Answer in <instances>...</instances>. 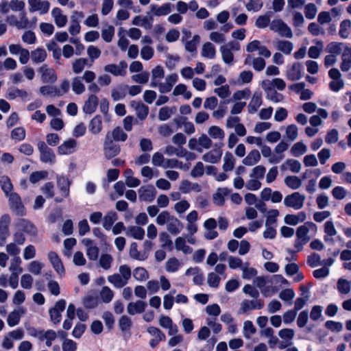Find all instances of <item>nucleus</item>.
<instances>
[{
	"label": "nucleus",
	"instance_id": "obj_13",
	"mask_svg": "<svg viewBox=\"0 0 351 351\" xmlns=\"http://www.w3.org/2000/svg\"><path fill=\"white\" fill-rule=\"evenodd\" d=\"M253 283L261 290L262 295L265 297H269L271 293H274L276 290L274 288L270 290L269 287L266 286L267 283V279L266 277L263 276H256L253 280Z\"/></svg>",
	"mask_w": 351,
	"mask_h": 351
},
{
	"label": "nucleus",
	"instance_id": "obj_60",
	"mask_svg": "<svg viewBox=\"0 0 351 351\" xmlns=\"http://www.w3.org/2000/svg\"><path fill=\"white\" fill-rule=\"evenodd\" d=\"M176 107H162L159 110L158 119L162 121H166L169 119L171 115L176 112Z\"/></svg>",
	"mask_w": 351,
	"mask_h": 351
},
{
	"label": "nucleus",
	"instance_id": "obj_21",
	"mask_svg": "<svg viewBox=\"0 0 351 351\" xmlns=\"http://www.w3.org/2000/svg\"><path fill=\"white\" fill-rule=\"evenodd\" d=\"M57 185L63 197H67L69 195V188L71 182L67 176L63 175L56 176Z\"/></svg>",
	"mask_w": 351,
	"mask_h": 351
},
{
	"label": "nucleus",
	"instance_id": "obj_17",
	"mask_svg": "<svg viewBox=\"0 0 351 351\" xmlns=\"http://www.w3.org/2000/svg\"><path fill=\"white\" fill-rule=\"evenodd\" d=\"M77 143L73 138H69L64 141L58 147V154L60 155H69L73 154L77 147Z\"/></svg>",
	"mask_w": 351,
	"mask_h": 351
},
{
	"label": "nucleus",
	"instance_id": "obj_42",
	"mask_svg": "<svg viewBox=\"0 0 351 351\" xmlns=\"http://www.w3.org/2000/svg\"><path fill=\"white\" fill-rule=\"evenodd\" d=\"M201 55L209 59H214L216 56V49L214 45L207 42L202 45Z\"/></svg>",
	"mask_w": 351,
	"mask_h": 351
},
{
	"label": "nucleus",
	"instance_id": "obj_8",
	"mask_svg": "<svg viewBox=\"0 0 351 351\" xmlns=\"http://www.w3.org/2000/svg\"><path fill=\"white\" fill-rule=\"evenodd\" d=\"M66 302L64 300H58L54 306L49 310V315L51 322L57 324L61 321V313L64 310Z\"/></svg>",
	"mask_w": 351,
	"mask_h": 351
},
{
	"label": "nucleus",
	"instance_id": "obj_11",
	"mask_svg": "<svg viewBox=\"0 0 351 351\" xmlns=\"http://www.w3.org/2000/svg\"><path fill=\"white\" fill-rule=\"evenodd\" d=\"M84 15L82 12L75 10L71 16V23L69 27V32L72 36L78 34L80 32V20L84 18Z\"/></svg>",
	"mask_w": 351,
	"mask_h": 351
},
{
	"label": "nucleus",
	"instance_id": "obj_34",
	"mask_svg": "<svg viewBox=\"0 0 351 351\" xmlns=\"http://www.w3.org/2000/svg\"><path fill=\"white\" fill-rule=\"evenodd\" d=\"M261 154L257 149H252L243 159L242 162L246 166H253L261 160Z\"/></svg>",
	"mask_w": 351,
	"mask_h": 351
},
{
	"label": "nucleus",
	"instance_id": "obj_50",
	"mask_svg": "<svg viewBox=\"0 0 351 351\" xmlns=\"http://www.w3.org/2000/svg\"><path fill=\"white\" fill-rule=\"evenodd\" d=\"M345 46H348L343 43L332 42L327 45V51L330 54L337 56L344 50Z\"/></svg>",
	"mask_w": 351,
	"mask_h": 351
},
{
	"label": "nucleus",
	"instance_id": "obj_61",
	"mask_svg": "<svg viewBox=\"0 0 351 351\" xmlns=\"http://www.w3.org/2000/svg\"><path fill=\"white\" fill-rule=\"evenodd\" d=\"M109 133L112 141H125L128 137L127 134L120 127H116L111 133Z\"/></svg>",
	"mask_w": 351,
	"mask_h": 351
},
{
	"label": "nucleus",
	"instance_id": "obj_20",
	"mask_svg": "<svg viewBox=\"0 0 351 351\" xmlns=\"http://www.w3.org/2000/svg\"><path fill=\"white\" fill-rule=\"evenodd\" d=\"M25 309L21 306L10 312L7 318L8 325L10 327H13L19 324L21 317L25 313Z\"/></svg>",
	"mask_w": 351,
	"mask_h": 351
},
{
	"label": "nucleus",
	"instance_id": "obj_62",
	"mask_svg": "<svg viewBox=\"0 0 351 351\" xmlns=\"http://www.w3.org/2000/svg\"><path fill=\"white\" fill-rule=\"evenodd\" d=\"M298 136V128L296 125L291 124L285 128V137L291 141H294L297 139Z\"/></svg>",
	"mask_w": 351,
	"mask_h": 351
},
{
	"label": "nucleus",
	"instance_id": "obj_39",
	"mask_svg": "<svg viewBox=\"0 0 351 351\" xmlns=\"http://www.w3.org/2000/svg\"><path fill=\"white\" fill-rule=\"evenodd\" d=\"M47 56V51L43 48L38 47L31 52V60L34 64L43 62Z\"/></svg>",
	"mask_w": 351,
	"mask_h": 351
},
{
	"label": "nucleus",
	"instance_id": "obj_7",
	"mask_svg": "<svg viewBox=\"0 0 351 351\" xmlns=\"http://www.w3.org/2000/svg\"><path fill=\"white\" fill-rule=\"evenodd\" d=\"M42 81L44 83H54L57 80V75L53 68L49 67L47 64H43L38 69Z\"/></svg>",
	"mask_w": 351,
	"mask_h": 351
},
{
	"label": "nucleus",
	"instance_id": "obj_45",
	"mask_svg": "<svg viewBox=\"0 0 351 351\" xmlns=\"http://www.w3.org/2000/svg\"><path fill=\"white\" fill-rule=\"evenodd\" d=\"M89 130L94 134H99L102 130V120L100 116L93 117L89 123Z\"/></svg>",
	"mask_w": 351,
	"mask_h": 351
},
{
	"label": "nucleus",
	"instance_id": "obj_40",
	"mask_svg": "<svg viewBox=\"0 0 351 351\" xmlns=\"http://www.w3.org/2000/svg\"><path fill=\"white\" fill-rule=\"evenodd\" d=\"M129 254L132 258L141 261H145L148 257L145 252H141L138 250V245L135 242L130 245Z\"/></svg>",
	"mask_w": 351,
	"mask_h": 351
},
{
	"label": "nucleus",
	"instance_id": "obj_48",
	"mask_svg": "<svg viewBox=\"0 0 351 351\" xmlns=\"http://www.w3.org/2000/svg\"><path fill=\"white\" fill-rule=\"evenodd\" d=\"M241 270L242 271V278L243 279L250 280L252 278L255 277L258 274V271L255 268L250 267V263L248 262H245L243 264Z\"/></svg>",
	"mask_w": 351,
	"mask_h": 351
},
{
	"label": "nucleus",
	"instance_id": "obj_47",
	"mask_svg": "<svg viewBox=\"0 0 351 351\" xmlns=\"http://www.w3.org/2000/svg\"><path fill=\"white\" fill-rule=\"evenodd\" d=\"M173 96L183 95L185 99H189L192 97L191 91L187 90V86L184 84H179L173 90Z\"/></svg>",
	"mask_w": 351,
	"mask_h": 351
},
{
	"label": "nucleus",
	"instance_id": "obj_44",
	"mask_svg": "<svg viewBox=\"0 0 351 351\" xmlns=\"http://www.w3.org/2000/svg\"><path fill=\"white\" fill-rule=\"evenodd\" d=\"M236 160L232 153L226 152L223 156V164L222 169L224 171H230L234 167Z\"/></svg>",
	"mask_w": 351,
	"mask_h": 351
},
{
	"label": "nucleus",
	"instance_id": "obj_63",
	"mask_svg": "<svg viewBox=\"0 0 351 351\" xmlns=\"http://www.w3.org/2000/svg\"><path fill=\"white\" fill-rule=\"evenodd\" d=\"M256 332V329L251 321L247 320L243 323V332L245 339H250Z\"/></svg>",
	"mask_w": 351,
	"mask_h": 351
},
{
	"label": "nucleus",
	"instance_id": "obj_4",
	"mask_svg": "<svg viewBox=\"0 0 351 351\" xmlns=\"http://www.w3.org/2000/svg\"><path fill=\"white\" fill-rule=\"evenodd\" d=\"M6 197H8L11 210L17 215H23L25 209L20 196L16 193H11Z\"/></svg>",
	"mask_w": 351,
	"mask_h": 351
},
{
	"label": "nucleus",
	"instance_id": "obj_46",
	"mask_svg": "<svg viewBox=\"0 0 351 351\" xmlns=\"http://www.w3.org/2000/svg\"><path fill=\"white\" fill-rule=\"evenodd\" d=\"M117 219L118 216L115 212L108 213L103 218L102 225L104 229L109 230Z\"/></svg>",
	"mask_w": 351,
	"mask_h": 351
},
{
	"label": "nucleus",
	"instance_id": "obj_22",
	"mask_svg": "<svg viewBox=\"0 0 351 351\" xmlns=\"http://www.w3.org/2000/svg\"><path fill=\"white\" fill-rule=\"evenodd\" d=\"M316 228V226L313 222L306 223L304 225L299 226L297 229L296 236L297 238L301 239L304 242H308L310 237L308 233L311 228Z\"/></svg>",
	"mask_w": 351,
	"mask_h": 351
},
{
	"label": "nucleus",
	"instance_id": "obj_24",
	"mask_svg": "<svg viewBox=\"0 0 351 351\" xmlns=\"http://www.w3.org/2000/svg\"><path fill=\"white\" fill-rule=\"evenodd\" d=\"M147 306V303L142 300L131 302L127 306V312L130 315L140 314L144 312Z\"/></svg>",
	"mask_w": 351,
	"mask_h": 351
},
{
	"label": "nucleus",
	"instance_id": "obj_25",
	"mask_svg": "<svg viewBox=\"0 0 351 351\" xmlns=\"http://www.w3.org/2000/svg\"><path fill=\"white\" fill-rule=\"evenodd\" d=\"M130 106L134 108L138 118L141 120H145L149 113V108L141 101H132Z\"/></svg>",
	"mask_w": 351,
	"mask_h": 351
},
{
	"label": "nucleus",
	"instance_id": "obj_15",
	"mask_svg": "<svg viewBox=\"0 0 351 351\" xmlns=\"http://www.w3.org/2000/svg\"><path fill=\"white\" fill-rule=\"evenodd\" d=\"M48 259L51 263L53 268L55 271L60 275L63 276L65 273V269L64 267L63 263L58 255L55 252H49L48 253Z\"/></svg>",
	"mask_w": 351,
	"mask_h": 351
},
{
	"label": "nucleus",
	"instance_id": "obj_27",
	"mask_svg": "<svg viewBox=\"0 0 351 351\" xmlns=\"http://www.w3.org/2000/svg\"><path fill=\"white\" fill-rule=\"evenodd\" d=\"M306 219V214L305 212L301 211L295 215L287 214L284 217V221L286 224L291 226H296L299 223L304 221Z\"/></svg>",
	"mask_w": 351,
	"mask_h": 351
},
{
	"label": "nucleus",
	"instance_id": "obj_43",
	"mask_svg": "<svg viewBox=\"0 0 351 351\" xmlns=\"http://www.w3.org/2000/svg\"><path fill=\"white\" fill-rule=\"evenodd\" d=\"M0 186L5 196H8L11 193H13V184L10 178L7 176H1L0 177Z\"/></svg>",
	"mask_w": 351,
	"mask_h": 351
},
{
	"label": "nucleus",
	"instance_id": "obj_30",
	"mask_svg": "<svg viewBox=\"0 0 351 351\" xmlns=\"http://www.w3.org/2000/svg\"><path fill=\"white\" fill-rule=\"evenodd\" d=\"M51 16L57 27H63L66 25L68 19L63 14L62 11L59 8H55L51 10Z\"/></svg>",
	"mask_w": 351,
	"mask_h": 351
},
{
	"label": "nucleus",
	"instance_id": "obj_54",
	"mask_svg": "<svg viewBox=\"0 0 351 351\" xmlns=\"http://www.w3.org/2000/svg\"><path fill=\"white\" fill-rule=\"evenodd\" d=\"M285 184L293 190L299 189L302 185L301 180L295 176H289L285 178Z\"/></svg>",
	"mask_w": 351,
	"mask_h": 351
},
{
	"label": "nucleus",
	"instance_id": "obj_10",
	"mask_svg": "<svg viewBox=\"0 0 351 351\" xmlns=\"http://www.w3.org/2000/svg\"><path fill=\"white\" fill-rule=\"evenodd\" d=\"M127 67V63L125 61H121L119 64H107L104 66V69L106 73H111L114 76H125Z\"/></svg>",
	"mask_w": 351,
	"mask_h": 351
},
{
	"label": "nucleus",
	"instance_id": "obj_59",
	"mask_svg": "<svg viewBox=\"0 0 351 351\" xmlns=\"http://www.w3.org/2000/svg\"><path fill=\"white\" fill-rule=\"evenodd\" d=\"M132 24L134 25L144 27L145 28H151L152 21L147 16L138 15L134 17Z\"/></svg>",
	"mask_w": 351,
	"mask_h": 351
},
{
	"label": "nucleus",
	"instance_id": "obj_56",
	"mask_svg": "<svg viewBox=\"0 0 351 351\" xmlns=\"http://www.w3.org/2000/svg\"><path fill=\"white\" fill-rule=\"evenodd\" d=\"M9 223L10 217L8 215H4L0 219V237L9 236Z\"/></svg>",
	"mask_w": 351,
	"mask_h": 351
},
{
	"label": "nucleus",
	"instance_id": "obj_31",
	"mask_svg": "<svg viewBox=\"0 0 351 351\" xmlns=\"http://www.w3.org/2000/svg\"><path fill=\"white\" fill-rule=\"evenodd\" d=\"M125 235L137 240H143L145 236V230L138 226H130L126 228Z\"/></svg>",
	"mask_w": 351,
	"mask_h": 351
},
{
	"label": "nucleus",
	"instance_id": "obj_3",
	"mask_svg": "<svg viewBox=\"0 0 351 351\" xmlns=\"http://www.w3.org/2000/svg\"><path fill=\"white\" fill-rule=\"evenodd\" d=\"M269 29L282 37L287 38L293 37L291 29L282 19L273 20L269 24Z\"/></svg>",
	"mask_w": 351,
	"mask_h": 351
},
{
	"label": "nucleus",
	"instance_id": "obj_38",
	"mask_svg": "<svg viewBox=\"0 0 351 351\" xmlns=\"http://www.w3.org/2000/svg\"><path fill=\"white\" fill-rule=\"evenodd\" d=\"M230 190L228 188H219L213 195V202L217 206H222L225 202V197L228 195Z\"/></svg>",
	"mask_w": 351,
	"mask_h": 351
},
{
	"label": "nucleus",
	"instance_id": "obj_41",
	"mask_svg": "<svg viewBox=\"0 0 351 351\" xmlns=\"http://www.w3.org/2000/svg\"><path fill=\"white\" fill-rule=\"evenodd\" d=\"M186 238L178 237L175 240V247L178 251H182L185 254H190L193 249L186 244Z\"/></svg>",
	"mask_w": 351,
	"mask_h": 351
},
{
	"label": "nucleus",
	"instance_id": "obj_57",
	"mask_svg": "<svg viewBox=\"0 0 351 351\" xmlns=\"http://www.w3.org/2000/svg\"><path fill=\"white\" fill-rule=\"evenodd\" d=\"M88 60L87 58H80L76 59L72 63L73 71L76 74L80 73L81 72L83 71L86 65L88 64Z\"/></svg>",
	"mask_w": 351,
	"mask_h": 351
},
{
	"label": "nucleus",
	"instance_id": "obj_23",
	"mask_svg": "<svg viewBox=\"0 0 351 351\" xmlns=\"http://www.w3.org/2000/svg\"><path fill=\"white\" fill-rule=\"evenodd\" d=\"M17 227L20 231H22L27 234L35 236L37 234V228L29 221L21 219L17 223Z\"/></svg>",
	"mask_w": 351,
	"mask_h": 351
},
{
	"label": "nucleus",
	"instance_id": "obj_19",
	"mask_svg": "<svg viewBox=\"0 0 351 351\" xmlns=\"http://www.w3.org/2000/svg\"><path fill=\"white\" fill-rule=\"evenodd\" d=\"M139 199L142 201L151 202L156 197V191L153 186L141 187L138 191Z\"/></svg>",
	"mask_w": 351,
	"mask_h": 351
},
{
	"label": "nucleus",
	"instance_id": "obj_29",
	"mask_svg": "<svg viewBox=\"0 0 351 351\" xmlns=\"http://www.w3.org/2000/svg\"><path fill=\"white\" fill-rule=\"evenodd\" d=\"M98 101V97L95 94L90 95L88 99L84 103L83 111L86 114L93 113L97 109Z\"/></svg>",
	"mask_w": 351,
	"mask_h": 351
},
{
	"label": "nucleus",
	"instance_id": "obj_1",
	"mask_svg": "<svg viewBox=\"0 0 351 351\" xmlns=\"http://www.w3.org/2000/svg\"><path fill=\"white\" fill-rule=\"evenodd\" d=\"M37 146L40 154V160L42 162L49 165L56 163V157L53 151L44 141H38Z\"/></svg>",
	"mask_w": 351,
	"mask_h": 351
},
{
	"label": "nucleus",
	"instance_id": "obj_49",
	"mask_svg": "<svg viewBox=\"0 0 351 351\" xmlns=\"http://www.w3.org/2000/svg\"><path fill=\"white\" fill-rule=\"evenodd\" d=\"M99 298L104 303H110L114 298V291L110 287L104 286L99 291Z\"/></svg>",
	"mask_w": 351,
	"mask_h": 351
},
{
	"label": "nucleus",
	"instance_id": "obj_14",
	"mask_svg": "<svg viewBox=\"0 0 351 351\" xmlns=\"http://www.w3.org/2000/svg\"><path fill=\"white\" fill-rule=\"evenodd\" d=\"M263 306L264 302L260 299L257 298L252 300H244L241 304L239 313H245L250 310L261 309Z\"/></svg>",
	"mask_w": 351,
	"mask_h": 351
},
{
	"label": "nucleus",
	"instance_id": "obj_32",
	"mask_svg": "<svg viewBox=\"0 0 351 351\" xmlns=\"http://www.w3.org/2000/svg\"><path fill=\"white\" fill-rule=\"evenodd\" d=\"M287 77L291 81H297L302 77L301 64L298 62L293 63L287 71Z\"/></svg>",
	"mask_w": 351,
	"mask_h": 351
},
{
	"label": "nucleus",
	"instance_id": "obj_53",
	"mask_svg": "<svg viewBox=\"0 0 351 351\" xmlns=\"http://www.w3.org/2000/svg\"><path fill=\"white\" fill-rule=\"evenodd\" d=\"M181 265L182 263L178 258L172 257L169 258L165 263V269L168 272L173 273L177 271Z\"/></svg>",
	"mask_w": 351,
	"mask_h": 351
},
{
	"label": "nucleus",
	"instance_id": "obj_33",
	"mask_svg": "<svg viewBox=\"0 0 351 351\" xmlns=\"http://www.w3.org/2000/svg\"><path fill=\"white\" fill-rule=\"evenodd\" d=\"M274 45L277 50L286 55L291 54L293 49V43L289 40L278 39L274 42Z\"/></svg>",
	"mask_w": 351,
	"mask_h": 351
},
{
	"label": "nucleus",
	"instance_id": "obj_55",
	"mask_svg": "<svg viewBox=\"0 0 351 351\" xmlns=\"http://www.w3.org/2000/svg\"><path fill=\"white\" fill-rule=\"evenodd\" d=\"M337 289L341 294H348L351 290V282L348 280L339 278L337 282Z\"/></svg>",
	"mask_w": 351,
	"mask_h": 351
},
{
	"label": "nucleus",
	"instance_id": "obj_16",
	"mask_svg": "<svg viewBox=\"0 0 351 351\" xmlns=\"http://www.w3.org/2000/svg\"><path fill=\"white\" fill-rule=\"evenodd\" d=\"M165 76V71L161 66H156L152 70V79L150 86L153 88H158L162 84L161 80Z\"/></svg>",
	"mask_w": 351,
	"mask_h": 351
},
{
	"label": "nucleus",
	"instance_id": "obj_35",
	"mask_svg": "<svg viewBox=\"0 0 351 351\" xmlns=\"http://www.w3.org/2000/svg\"><path fill=\"white\" fill-rule=\"evenodd\" d=\"M171 11V4L167 3L158 7L156 5H151L150 12L152 14L160 16L170 13Z\"/></svg>",
	"mask_w": 351,
	"mask_h": 351
},
{
	"label": "nucleus",
	"instance_id": "obj_5",
	"mask_svg": "<svg viewBox=\"0 0 351 351\" xmlns=\"http://www.w3.org/2000/svg\"><path fill=\"white\" fill-rule=\"evenodd\" d=\"M120 147L113 143L110 136V133H108L105 138L104 152V156L107 159H111L118 155L120 152Z\"/></svg>",
	"mask_w": 351,
	"mask_h": 351
},
{
	"label": "nucleus",
	"instance_id": "obj_37",
	"mask_svg": "<svg viewBox=\"0 0 351 351\" xmlns=\"http://www.w3.org/2000/svg\"><path fill=\"white\" fill-rule=\"evenodd\" d=\"M128 86L126 84H119L112 90L111 97L115 101L123 99L126 96Z\"/></svg>",
	"mask_w": 351,
	"mask_h": 351
},
{
	"label": "nucleus",
	"instance_id": "obj_51",
	"mask_svg": "<svg viewBox=\"0 0 351 351\" xmlns=\"http://www.w3.org/2000/svg\"><path fill=\"white\" fill-rule=\"evenodd\" d=\"M72 90L76 95H81L85 91V86L81 77H75L71 82Z\"/></svg>",
	"mask_w": 351,
	"mask_h": 351
},
{
	"label": "nucleus",
	"instance_id": "obj_28",
	"mask_svg": "<svg viewBox=\"0 0 351 351\" xmlns=\"http://www.w3.org/2000/svg\"><path fill=\"white\" fill-rule=\"evenodd\" d=\"M166 229L171 234L177 235L182 230L183 224L176 217L173 216L166 225Z\"/></svg>",
	"mask_w": 351,
	"mask_h": 351
},
{
	"label": "nucleus",
	"instance_id": "obj_52",
	"mask_svg": "<svg viewBox=\"0 0 351 351\" xmlns=\"http://www.w3.org/2000/svg\"><path fill=\"white\" fill-rule=\"evenodd\" d=\"M351 21L349 19L343 20L341 22L339 30V34L342 38H348L350 34Z\"/></svg>",
	"mask_w": 351,
	"mask_h": 351
},
{
	"label": "nucleus",
	"instance_id": "obj_26",
	"mask_svg": "<svg viewBox=\"0 0 351 351\" xmlns=\"http://www.w3.org/2000/svg\"><path fill=\"white\" fill-rule=\"evenodd\" d=\"M178 75L176 73H171L165 77V82L160 86V93H167L171 91L173 85L178 82Z\"/></svg>",
	"mask_w": 351,
	"mask_h": 351
},
{
	"label": "nucleus",
	"instance_id": "obj_58",
	"mask_svg": "<svg viewBox=\"0 0 351 351\" xmlns=\"http://www.w3.org/2000/svg\"><path fill=\"white\" fill-rule=\"evenodd\" d=\"M108 281L116 288H122L128 284L119 274H114L108 276Z\"/></svg>",
	"mask_w": 351,
	"mask_h": 351
},
{
	"label": "nucleus",
	"instance_id": "obj_12",
	"mask_svg": "<svg viewBox=\"0 0 351 351\" xmlns=\"http://www.w3.org/2000/svg\"><path fill=\"white\" fill-rule=\"evenodd\" d=\"M217 221L214 218H209L204 223V228H205L204 237L208 240L215 239L218 237V233L216 231Z\"/></svg>",
	"mask_w": 351,
	"mask_h": 351
},
{
	"label": "nucleus",
	"instance_id": "obj_2",
	"mask_svg": "<svg viewBox=\"0 0 351 351\" xmlns=\"http://www.w3.org/2000/svg\"><path fill=\"white\" fill-rule=\"evenodd\" d=\"M306 199L304 195L298 192H294L285 196L284 198V204L286 207L292 208L294 210H300L304 206Z\"/></svg>",
	"mask_w": 351,
	"mask_h": 351
},
{
	"label": "nucleus",
	"instance_id": "obj_64",
	"mask_svg": "<svg viewBox=\"0 0 351 351\" xmlns=\"http://www.w3.org/2000/svg\"><path fill=\"white\" fill-rule=\"evenodd\" d=\"M28 97V93L26 90L19 89L17 88H10L8 93V98L9 99H14L16 97L25 99Z\"/></svg>",
	"mask_w": 351,
	"mask_h": 351
},
{
	"label": "nucleus",
	"instance_id": "obj_36",
	"mask_svg": "<svg viewBox=\"0 0 351 351\" xmlns=\"http://www.w3.org/2000/svg\"><path fill=\"white\" fill-rule=\"evenodd\" d=\"M262 104V95L260 92H255L253 94L252 99L248 105V112L254 114Z\"/></svg>",
	"mask_w": 351,
	"mask_h": 351
},
{
	"label": "nucleus",
	"instance_id": "obj_6",
	"mask_svg": "<svg viewBox=\"0 0 351 351\" xmlns=\"http://www.w3.org/2000/svg\"><path fill=\"white\" fill-rule=\"evenodd\" d=\"M29 12H38L40 14H45L48 12L50 8V3L47 0H28Z\"/></svg>",
	"mask_w": 351,
	"mask_h": 351
},
{
	"label": "nucleus",
	"instance_id": "obj_9",
	"mask_svg": "<svg viewBox=\"0 0 351 351\" xmlns=\"http://www.w3.org/2000/svg\"><path fill=\"white\" fill-rule=\"evenodd\" d=\"M221 145L222 144H220L219 146L216 144L214 149L202 156V160L206 162L211 164H215L219 162L222 156Z\"/></svg>",
	"mask_w": 351,
	"mask_h": 351
},
{
	"label": "nucleus",
	"instance_id": "obj_18",
	"mask_svg": "<svg viewBox=\"0 0 351 351\" xmlns=\"http://www.w3.org/2000/svg\"><path fill=\"white\" fill-rule=\"evenodd\" d=\"M160 326L168 330V335L169 336L175 335L178 332V328L176 324H173L172 319L166 315H161L159 319Z\"/></svg>",
	"mask_w": 351,
	"mask_h": 351
}]
</instances>
